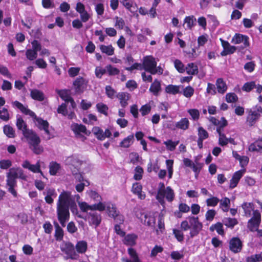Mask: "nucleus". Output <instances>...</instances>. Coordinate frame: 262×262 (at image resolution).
<instances>
[{"instance_id":"nucleus-1","label":"nucleus","mask_w":262,"mask_h":262,"mask_svg":"<svg viewBox=\"0 0 262 262\" xmlns=\"http://www.w3.org/2000/svg\"><path fill=\"white\" fill-rule=\"evenodd\" d=\"M187 219L190 224V236L193 238L197 236L202 230L203 224L199 221L198 216H189Z\"/></svg>"},{"instance_id":"nucleus-2","label":"nucleus","mask_w":262,"mask_h":262,"mask_svg":"<svg viewBox=\"0 0 262 262\" xmlns=\"http://www.w3.org/2000/svg\"><path fill=\"white\" fill-rule=\"evenodd\" d=\"M61 250L67 255V259L77 260L79 257L75 250L74 245L70 242L65 243L64 246L61 248Z\"/></svg>"},{"instance_id":"nucleus-3","label":"nucleus","mask_w":262,"mask_h":262,"mask_svg":"<svg viewBox=\"0 0 262 262\" xmlns=\"http://www.w3.org/2000/svg\"><path fill=\"white\" fill-rule=\"evenodd\" d=\"M231 42L234 44H239L243 42V45L239 47L240 50L247 48L250 46L249 37L247 35L240 33H235L232 39Z\"/></svg>"},{"instance_id":"nucleus-4","label":"nucleus","mask_w":262,"mask_h":262,"mask_svg":"<svg viewBox=\"0 0 262 262\" xmlns=\"http://www.w3.org/2000/svg\"><path fill=\"white\" fill-rule=\"evenodd\" d=\"M137 217L140 220L141 223L144 225L155 227L156 218L150 213L140 212V214H137Z\"/></svg>"},{"instance_id":"nucleus-5","label":"nucleus","mask_w":262,"mask_h":262,"mask_svg":"<svg viewBox=\"0 0 262 262\" xmlns=\"http://www.w3.org/2000/svg\"><path fill=\"white\" fill-rule=\"evenodd\" d=\"M83 161L79 159V157L76 155H72L68 157L65 160V164L71 167L73 169H80V167L82 164Z\"/></svg>"},{"instance_id":"nucleus-6","label":"nucleus","mask_w":262,"mask_h":262,"mask_svg":"<svg viewBox=\"0 0 262 262\" xmlns=\"http://www.w3.org/2000/svg\"><path fill=\"white\" fill-rule=\"evenodd\" d=\"M88 81L81 76H79L73 82V86L76 93H82L87 86Z\"/></svg>"},{"instance_id":"nucleus-7","label":"nucleus","mask_w":262,"mask_h":262,"mask_svg":"<svg viewBox=\"0 0 262 262\" xmlns=\"http://www.w3.org/2000/svg\"><path fill=\"white\" fill-rule=\"evenodd\" d=\"M24 136L29 140V144L30 146L39 145L40 139L36 133L31 129L28 133H24Z\"/></svg>"},{"instance_id":"nucleus-8","label":"nucleus","mask_w":262,"mask_h":262,"mask_svg":"<svg viewBox=\"0 0 262 262\" xmlns=\"http://www.w3.org/2000/svg\"><path fill=\"white\" fill-rule=\"evenodd\" d=\"M190 122L187 118H182L180 120L174 124H168L167 127L172 130H174L176 128L181 129L183 130H187L189 126Z\"/></svg>"},{"instance_id":"nucleus-9","label":"nucleus","mask_w":262,"mask_h":262,"mask_svg":"<svg viewBox=\"0 0 262 262\" xmlns=\"http://www.w3.org/2000/svg\"><path fill=\"white\" fill-rule=\"evenodd\" d=\"M243 247V244L239 238L232 237L229 241V249L233 253L239 252Z\"/></svg>"},{"instance_id":"nucleus-10","label":"nucleus","mask_w":262,"mask_h":262,"mask_svg":"<svg viewBox=\"0 0 262 262\" xmlns=\"http://www.w3.org/2000/svg\"><path fill=\"white\" fill-rule=\"evenodd\" d=\"M88 222L90 226L94 225L97 227L101 223V215L95 211L90 212L88 215Z\"/></svg>"},{"instance_id":"nucleus-11","label":"nucleus","mask_w":262,"mask_h":262,"mask_svg":"<svg viewBox=\"0 0 262 262\" xmlns=\"http://www.w3.org/2000/svg\"><path fill=\"white\" fill-rule=\"evenodd\" d=\"M71 200V193L64 191L60 194L57 205L69 207Z\"/></svg>"},{"instance_id":"nucleus-12","label":"nucleus","mask_w":262,"mask_h":262,"mask_svg":"<svg viewBox=\"0 0 262 262\" xmlns=\"http://www.w3.org/2000/svg\"><path fill=\"white\" fill-rule=\"evenodd\" d=\"M245 171V169H241L235 171L233 173L231 179L230 180V184L229 186L230 189H233L237 186Z\"/></svg>"},{"instance_id":"nucleus-13","label":"nucleus","mask_w":262,"mask_h":262,"mask_svg":"<svg viewBox=\"0 0 262 262\" xmlns=\"http://www.w3.org/2000/svg\"><path fill=\"white\" fill-rule=\"evenodd\" d=\"M72 130L76 135H80L81 133L89 136L90 134V132L88 130L86 126L82 124H78L77 123H73L71 126Z\"/></svg>"},{"instance_id":"nucleus-14","label":"nucleus","mask_w":262,"mask_h":262,"mask_svg":"<svg viewBox=\"0 0 262 262\" xmlns=\"http://www.w3.org/2000/svg\"><path fill=\"white\" fill-rule=\"evenodd\" d=\"M132 192L138 196V199L140 200H144L146 197V194L144 192L142 191V186L138 182L133 183L132 188Z\"/></svg>"},{"instance_id":"nucleus-15","label":"nucleus","mask_w":262,"mask_h":262,"mask_svg":"<svg viewBox=\"0 0 262 262\" xmlns=\"http://www.w3.org/2000/svg\"><path fill=\"white\" fill-rule=\"evenodd\" d=\"M57 215L58 219H63L69 220V207L57 205Z\"/></svg>"},{"instance_id":"nucleus-16","label":"nucleus","mask_w":262,"mask_h":262,"mask_svg":"<svg viewBox=\"0 0 262 262\" xmlns=\"http://www.w3.org/2000/svg\"><path fill=\"white\" fill-rule=\"evenodd\" d=\"M260 117V114L256 111H252L249 112L247 117L246 122L250 126L254 125Z\"/></svg>"},{"instance_id":"nucleus-17","label":"nucleus","mask_w":262,"mask_h":262,"mask_svg":"<svg viewBox=\"0 0 262 262\" xmlns=\"http://www.w3.org/2000/svg\"><path fill=\"white\" fill-rule=\"evenodd\" d=\"M143 66L145 70H149L151 68H156L157 62L152 56H146L144 59Z\"/></svg>"},{"instance_id":"nucleus-18","label":"nucleus","mask_w":262,"mask_h":262,"mask_svg":"<svg viewBox=\"0 0 262 262\" xmlns=\"http://www.w3.org/2000/svg\"><path fill=\"white\" fill-rule=\"evenodd\" d=\"M13 105L18 108L23 113L26 115H29L32 117H36L35 114L25 106L22 103L18 101H15L13 102Z\"/></svg>"},{"instance_id":"nucleus-19","label":"nucleus","mask_w":262,"mask_h":262,"mask_svg":"<svg viewBox=\"0 0 262 262\" xmlns=\"http://www.w3.org/2000/svg\"><path fill=\"white\" fill-rule=\"evenodd\" d=\"M123 239V243L127 246H133L136 244L138 236L134 233H129L125 235Z\"/></svg>"},{"instance_id":"nucleus-20","label":"nucleus","mask_w":262,"mask_h":262,"mask_svg":"<svg viewBox=\"0 0 262 262\" xmlns=\"http://www.w3.org/2000/svg\"><path fill=\"white\" fill-rule=\"evenodd\" d=\"M117 97L120 100V103L123 108H125L128 104L129 94L127 92H120L117 95Z\"/></svg>"},{"instance_id":"nucleus-21","label":"nucleus","mask_w":262,"mask_h":262,"mask_svg":"<svg viewBox=\"0 0 262 262\" xmlns=\"http://www.w3.org/2000/svg\"><path fill=\"white\" fill-rule=\"evenodd\" d=\"M161 90L160 81L157 79H155L151 83L149 91L154 95L157 96L159 95V92Z\"/></svg>"},{"instance_id":"nucleus-22","label":"nucleus","mask_w":262,"mask_h":262,"mask_svg":"<svg viewBox=\"0 0 262 262\" xmlns=\"http://www.w3.org/2000/svg\"><path fill=\"white\" fill-rule=\"evenodd\" d=\"M250 151H257L262 152V138L258 139L252 143L249 146Z\"/></svg>"},{"instance_id":"nucleus-23","label":"nucleus","mask_w":262,"mask_h":262,"mask_svg":"<svg viewBox=\"0 0 262 262\" xmlns=\"http://www.w3.org/2000/svg\"><path fill=\"white\" fill-rule=\"evenodd\" d=\"M6 182L17 183L16 179L18 178V173L17 168H11L9 170V172L7 173Z\"/></svg>"},{"instance_id":"nucleus-24","label":"nucleus","mask_w":262,"mask_h":262,"mask_svg":"<svg viewBox=\"0 0 262 262\" xmlns=\"http://www.w3.org/2000/svg\"><path fill=\"white\" fill-rule=\"evenodd\" d=\"M57 196V193L53 188L47 189V195L45 198L46 202L49 204H52L54 201V198Z\"/></svg>"},{"instance_id":"nucleus-25","label":"nucleus","mask_w":262,"mask_h":262,"mask_svg":"<svg viewBox=\"0 0 262 262\" xmlns=\"http://www.w3.org/2000/svg\"><path fill=\"white\" fill-rule=\"evenodd\" d=\"M16 125L18 130L22 131V133H28L31 129L27 128V124L21 117L17 118Z\"/></svg>"},{"instance_id":"nucleus-26","label":"nucleus","mask_w":262,"mask_h":262,"mask_svg":"<svg viewBox=\"0 0 262 262\" xmlns=\"http://www.w3.org/2000/svg\"><path fill=\"white\" fill-rule=\"evenodd\" d=\"M30 96L33 99L39 101H42L44 100L45 99V96L43 92L37 89L31 90Z\"/></svg>"},{"instance_id":"nucleus-27","label":"nucleus","mask_w":262,"mask_h":262,"mask_svg":"<svg viewBox=\"0 0 262 262\" xmlns=\"http://www.w3.org/2000/svg\"><path fill=\"white\" fill-rule=\"evenodd\" d=\"M76 251L78 253H84L88 249V243L85 241H78L75 247Z\"/></svg>"},{"instance_id":"nucleus-28","label":"nucleus","mask_w":262,"mask_h":262,"mask_svg":"<svg viewBox=\"0 0 262 262\" xmlns=\"http://www.w3.org/2000/svg\"><path fill=\"white\" fill-rule=\"evenodd\" d=\"M223 224L227 228L232 229L234 227L237 225L238 222L236 219L231 217H224L222 220Z\"/></svg>"},{"instance_id":"nucleus-29","label":"nucleus","mask_w":262,"mask_h":262,"mask_svg":"<svg viewBox=\"0 0 262 262\" xmlns=\"http://www.w3.org/2000/svg\"><path fill=\"white\" fill-rule=\"evenodd\" d=\"M49 173L51 176H56L61 168V166L59 163L56 161H51L49 165Z\"/></svg>"},{"instance_id":"nucleus-30","label":"nucleus","mask_w":262,"mask_h":262,"mask_svg":"<svg viewBox=\"0 0 262 262\" xmlns=\"http://www.w3.org/2000/svg\"><path fill=\"white\" fill-rule=\"evenodd\" d=\"M134 141V136L133 134L128 136L125 138L119 144V146L123 148H128Z\"/></svg>"},{"instance_id":"nucleus-31","label":"nucleus","mask_w":262,"mask_h":262,"mask_svg":"<svg viewBox=\"0 0 262 262\" xmlns=\"http://www.w3.org/2000/svg\"><path fill=\"white\" fill-rule=\"evenodd\" d=\"M216 85L217 92L219 93L224 94L227 89V85L222 78L217 79L216 81Z\"/></svg>"},{"instance_id":"nucleus-32","label":"nucleus","mask_w":262,"mask_h":262,"mask_svg":"<svg viewBox=\"0 0 262 262\" xmlns=\"http://www.w3.org/2000/svg\"><path fill=\"white\" fill-rule=\"evenodd\" d=\"M35 118L36 121V125L39 130H42L46 127H49L50 125L47 120H44L41 117H37L36 116Z\"/></svg>"},{"instance_id":"nucleus-33","label":"nucleus","mask_w":262,"mask_h":262,"mask_svg":"<svg viewBox=\"0 0 262 262\" xmlns=\"http://www.w3.org/2000/svg\"><path fill=\"white\" fill-rule=\"evenodd\" d=\"M180 86L181 85L169 84L166 86L165 91L166 93L176 95L181 93L179 90Z\"/></svg>"},{"instance_id":"nucleus-34","label":"nucleus","mask_w":262,"mask_h":262,"mask_svg":"<svg viewBox=\"0 0 262 262\" xmlns=\"http://www.w3.org/2000/svg\"><path fill=\"white\" fill-rule=\"evenodd\" d=\"M71 170L72 173V175L74 177L76 181L79 182H82L84 181V178L83 177L84 173L83 172H80L79 169H73L72 167H71Z\"/></svg>"},{"instance_id":"nucleus-35","label":"nucleus","mask_w":262,"mask_h":262,"mask_svg":"<svg viewBox=\"0 0 262 262\" xmlns=\"http://www.w3.org/2000/svg\"><path fill=\"white\" fill-rule=\"evenodd\" d=\"M185 69L189 75H196L198 73V67L193 62L188 63Z\"/></svg>"},{"instance_id":"nucleus-36","label":"nucleus","mask_w":262,"mask_h":262,"mask_svg":"<svg viewBox=\"0 0 262 262\" xmlns=\"http://www.w3.org/2000/svg\"><path fill=\"white\" fill-rule=\"evenodd\" d=\"M55 226V238L56 241H60L62 239L63 237V229L59 226L57 223H54Z\"/></svg>"},{"instance_id":"nucleus-37","label":"nucleus","mask_w":262,"mask_h":262,"mask_svg":"<svg viewBox=\"0 0 262 262\" xmlns=\"http://www.w3.org/2000/svg\"><path fill=\"white\" fill-rule=\"evenodd\" d=\"M4 133L10 138H13L15 137V133L13 128L9 125H5L3 127Z\"/></svg>"},{"instance_id":"nucleus-38","label":"nucleus","mask_w":262,"mask_h":262,"mask_svg":"<svg viewBox=\"0 0 262 262\" xmlns=\"http://www.w3.org/2000/svg\"><path fill=\"white\" fill-rule=\"evenodd\" d=\"M220 202V207L222 208V210L224 212H228L230 208V200L227 197H225Z\"/></svg>"},{"instance_id":"nucleus-39","label":"nucleus","mask_w":262,"mask_h":262,"mask_svg":"<svg viewBox=\"0 0 262 262\" xmlns=\"http://www.w3.org/2000/svg\"><path fill=\"white\" fill-rule=\"evenodd\" d=\"M57 94L59 97L65 101V103H69L72 97L68 94L67 90H61L57 91Z\"/></svg>"},{"instance_id":"nucleus-40","label":"nucleus","mask_w":262,"mask_h":262,"mask_svg":"<svg viewBox=\"0 0 262 262\" xmlns=\"http://www.w3.org/2000/svg\"><path fill=\"white\" fill-rule=\"evenodd\" d=\"M105 68H106L107 74L109 76H116L120 73V70L112 64H107L105 66Z\"/></svg>"},{"instance_id":"nucleus-41","label":"nucleus","mask_w":262,"mask_h":262,"mask_svg":"<svg viewBox=\"0 0 262 262\" xmlns=\"http://www.w3.org/2000/svg\"><path fill=\"white\" fill-rule=\"evenodd\" d=\"M92 132L97 139L99 140H104V132L100 127L98 126L93 127Z\"/></svg>"},{"instance_id":"nucleus-42","label":"nucleus","mask_w":262,"mask_h":262,"mask_svg":"<svg viewBox=\"0 0 262 262\" xmlns=\"http://www.w3.org/2000/svg\"><path fill=\"white\" fill-rule=\"evenodd\" d=\"M185 24H187V28L191 29L196 24V18L193 15L186 16L184 20Z\"/></svg>"},{"instance_id":"nucleus-43","label":"nucleus","mask_w":262,"mask_h":262,"mask_svg":"<svg viewBox=\"0 0 262 262\" xmlns=\"http://www.w3.org/2000/svg\"><path fill=\"white\" fill-rule=\"evenodd\" d=\"M128 253L130 255V257L132 258V260L126 259L125 262H138L140 260V259L138 256L136 251L133 248L130 247L128 249Z\"/></svg>"},{"instance_id":"nucleus-44","label":"nucleus","mask_w":262,"mask_h":262,"mask_svg":"<svg viewBox=\"0 0 262 262\" xmlns=\"http://www.w3.org/2000/svg\"><path fill=\"white\" fill-rule=\"evenodd\" d=\"M17 186V183L6 182V187L8 188V191L10 192L14 197L17 196V193L15 188Z\"/></svg>"},{"instance_id":"nucleus-45","label":"nucleus","mask_w":262,"mask_h":262,"mask_svg":"<svg viewBox=\"0 0 262 262\" xmlns=\"http://www.w3.org/2000/svg\"><path fill=\"white\" fill-rule=\"evenodd\" d=\"M260 222V221L257 220H252L250 222V219L248 222L247 228L251 232H254L255 230L259 227Z\"/></svg>"},{"instance_id":"nucleus-46","label":"nucleus","mask_w":262,"mask_h":262,"mask_svg":"<svg viewBox=\"0 0 262 262\" xmlns=\"http://www.w3.org/2000/svg\"><path fill=\"white\" fill-rule=\"evenodd\" d=\"M100 49L102 53H105L108 56L113 55L114 54V49L112 45H101Z\"/></svg>"},{"instance_id":"nucleus-47","label":"nucleus","mask_w":262,"mask_h":262,"mask_svg":"<svg viewBox=\"0 0 262 262\" xmlns=\"http://www.w3.org/2000/svg\"><path fill=\"white\" fill-rule=\"evenodd\" d=\"M106 207L108 212V214L110 217H114V216H116V214L118 213L117 211V208L115 204L108 203L106 205Z\"/></svg>"},{"instance_id":"nucleus-48","label":"nucleus","mask_w":262,"mask_h":262,"mask_svg":"<svg viewBox=\"0 0 262 262\" xmlns=\"http://www.w3.org/2000/svg\"><path fill=\"white\" fill-rule=\"evenodd\" d=\"M179 143V140L173 141L171 140H168L164 141L163 143L166 145L167 150L172 151L176 149V147Z\"/></svg>"},{"instance_id":"nucleus-49","label":"nucleus","mask_w":262,"mask_h":262,"mask_svg":"<svg viewBox=\"0 0 262 262\" xmlns=\"http://www.w3.org/2000/svg\"><path fill=\"white\" fill-rule=\"evenodd\" d=\"M182 230L177 229H172V233L174 235V237L177 239V240L180 243H182L184 241V235L183 233Z\"/></svg>"},{"instance_id":"nucleus-50","label":"nucleus","mask_w":262,"mask_h":262,"mask_svg":"<svg viewBox=\"0 0 262 262\" xmlns=\"http://www.w3.org/2000/svg\"><path fill=\"white\" fill-rule=\"evenodd\" d=\"M255 87H256L255 82L254 81H251L246 82L242 86V89L243 91L250 92L255 88Z\"/></svg>"},{"instance_id":"nucleus-51","label":"nucleus","mask_w":262,"mask_h":262,"mask_svg":"<svg viewBox=\"0 0 262 262\" xmlns=\"http://www.w3.org/2000/svg\"><path fill=\"white\" fill-rule=\"evenodd\" d=\"M96 106L98 112L105 116L108 115L107 111L108 107L106 104L101 102L97 103Z\"/></svg>"},{"instance_id":"nucleus-52","label":"nucleus","mask_w":262,"mask_h":262,"mask_svg":"<svg viewBox=\"0 0 262 262\" xmlns=\"http://www.w3.org/2000/svg\"><path fill=\"white\" fill-rule=\"evenodd\" d=\"M98 203H95L91 205V210L95 211L98 210L99 211H103L105 210L106 206L101 201H98Z\"/></svg>"},{"instance_id":"nucleus-53","label":"nucleus","mask_w":262,"mask_h":262,"mask_svg":"<svg viewBox=\"0 0 262 262\" xmlns=\"http://www.w3.org/2000/svg\"><path fill=\"white\" fill-rule=\"evenodd\" d=\"M135 173L134 176V179L137 181H139L142 179L143 173L144 172L143 169L140 166H137L135 169Z\"/></svg>"},{"instance_id":"nucleus-54","label":"nucleus","mask_w":262,"mask_h":262,"mask_svg":"<svg viewBox=\"0 0 262 262\" xmlns=\"http://www.w3.org/2000/svg\"><path fill=\"white\" fill-rule=\"evenodd\" d=\"M198 138L203 140H205L209 137L208 132L202 126H200L198 128Z\"/></svg>"},{"instance_id":"nucleus-55","label":"nucleus","mask_w":262,"mask_h":262,"mask_svg":"<svg viewBox=\"0 0 262 262\" xmlns=\"http://www.w3.org/2000/svg\"><path fill=\"white\" fill-rule=\"evenodd\" d=\"M262 261V252L252 255L247 258V262H260Z\"/></svg>"},{"instance_id":"nucleus-56","label":"nucleus","mask_w":262,"mask_h":262,"mask_svg":"<svg viewBox=\"0 0 262 262\" xmlns=\"http://www.w3.org/2000/svg\"><path fill=\"white\" fill-rule=\"evenodd\" d=\"M174 66L177 70L180 73H183L185 72V69L184 64L179 59H176L174 61Z\"/></svg>"},{"instance_id":"nucleus-57","label":"nucleus","mask_w":262,"mask_h":262,"mask_svg":"<svg viewBox=\"0 0 262 262\" xmlns=\"http://www.w3.org/2000/svg\"><path fill=\"white\" fill-rule=\"evenodd\" d=\"M194 89L190 85L186 86L183 89V95L186 98H190L194 94Z\"/></svg>"},{"instance_id":"nucleus-58","label":"nucleus","mask_w":262,"mask_h":262,"mask_svg":"<svg viewBox=\"0 0 262 262\" xmlns=\"http://www.w3.org/2000/svg\"><path fill=\"white\" fill-rule=\"evenodd\" d=\"M220 201V199L216 196H212L206 200V204L208 206L215 207Z\"/></svg>"},{"instance_id":"nucleus-59","label":"nucleus","mask_w":262,"mask_h":262,"mask_svg":"<svg viewBox=\"0 0 262 262\" xmlns=\"http://www.w3.org/2000/svg\"><path fill=\"white\" fill-rule=\"evenodd\" d=\"M238 100V97L234 93H229L226 95V101L228 103L235 102Z\"/></svg>"},{"instance_id":"nucleus-60","label":"nucleus","mask_w":262,"mask_h":262,"mask_svg":"<svg viewBox=\"0 0 262 262\" xmlns=\"http://www.w3.org/2000/svg\"><path fill=\"white\" fill-rule=\"evenodd\" d=\"M187 112L193 120L197 121L199 119L200 112L198 110L195 108L189 109Z\"/></svg>"},{"instance_id":"nucleus-61","label":"nucleus","mask_w":262,"mask_h":262,"mask_svg":"<svg viewBox=\"0 0 262 262\" xmlns=\"http://www.w3.org/2000/svg\"><path fill=\"white\" fill-rule=\"evenodd\" d=\"M57 112L58 114H61L64 116L68 115L67 105L66 103H62L61 105H59Z\"/></svg>"},{"instance_id":"nucleus-62","label":"nucleus","mask_w":262,"mask_h":262,"mask_svg":"<svg viewBox=\"0 0 262 262\" xmlns=\"http://www.w3.org/2000/svg\"><path fill=\"white\" fill-rule=\"evenodd\" d=\"M90 197L95 201H102L101 196L96 191L90 190L89 192Z\"/></svg>"},{"instance_id":"nucleus-63","label":"nucleus","mask_w":262,"mask_h":262,"mask_svg":"<svg viewBox=\"0 0 262 262\" xmlns=\"http://www.w3.org/2000/svg\"><path fill=\"white\" fill-rule=\"evenodd\" d=\"M12 162L10 160H1L0 161V168L7 169L12 166Z\"/></svg>"},{"instance_id":"nucleus-64","label":"nucleus","mask_w":262,"mask_h":262,"mask_svg":"<svg viewBox=\"0 0 262 262\" xmlns=\"http://www.w3.org/2000/svg\"><path fill=\"white\" fill-rule=\"evenodd\" d=\"M26 55L29 60L32 61L36 58L37 56V53H36L35 51L29 49L26 51Z\"/></svg>"}]
</instances>
